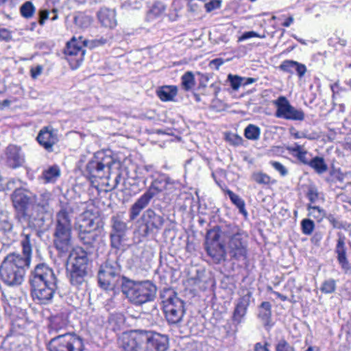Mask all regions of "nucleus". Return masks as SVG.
Here are the masks:
<instances>
[{
  "label": "nucleus",
  "mask_w": 351,
  "mask_h": 351,
  "mask_svg": "<svg viewBox=\"0 0 351 351\" xmlns=\"http://www.w3.org/2000/svg\"><path fill=\"white\" fill-rule=\"evenodd\" d=\"M114 165L119 168L120 163L111 155L104 152H99L88 162L86 171L90 178H102L106 173H110Z\"/></svg>",
  "instance_id": "obj_7"
},
{
  "label": "nucleus",
  "mask_w": 351,
  "mask_h": 351,
  "mask_svg": "<svg viewBox=\"0 0 351 351\" xmlns=\"http://www.w3.org/2000/svg\"><path fill=\"white\" fill-rule=\"evenodd\" d=\"M255 82H256V79H254V78H252V77H247L246 78V77H245V80L243 82L242 85L246 86V85L252 84V83H254Z\"/></svg>",
  "instance_id": "obj_63"
},
{
  "label": "nucleus",
  "mask_w": 351,
  "mask_h": 351,
  "mask_svg": "<svg viewBox=\"0 0 351 351\" xmlns=\"http://www.w3.org/2000/svg\"><path fill=\"white\" fill-rule=\"evenodd\" d=\"M272 167L278 171L282 176H285L288 173L287 168L280 162L277 161H270Z\"/></svg>",
  "instance_id": "obj_47"
},
{
  "label": "nucleus",
  "mask_w": 351,
  "mask_h": 351,
  "mask_svg": "<svg viewBox=\"0 0 351 351\" xmlns=\"http://www.w3.org/2000/svg\"><path fill=\"white\" fill-rule=\"evenodd\" d=\"M57 282L53 271L45 263L37 265L29 277L30 285L51 283Z\"/></svg>",
  "instance_id": "obj_19"
},
{
  "label": "nucleus",
  "mask_w": 351,
  "mask_h": 351,
  "mask_svg": "<svg viewBox=\"0 0 351 351\" xmlns=\"http://www.w3.org/2000/svg\"><path fill=\"white\" fill-rule=\"evenodd\" d=\"M21 245L23 252L22 258H27V260L30 263L32 254L31 234L26 232V229H24L21 234Z\"/></svg>",
  "instance_id": "obj_28"
},
{
  "label": "nucleus",
  "mask_w": 351,
  "mask_h": 351,
  "mask_svg": "<svg viewBox=\"0 0 351 351\" xmlns=\"http://www.w3.org/2000/svg\"><path fill=\"white\" fill-rule=\"evenodd\" d=\"M228 80L230 83L232 88L234 90H237L239 88V87L242 85L243 82L245 80V77L229 74L228 76Z\"/></svg>",
  "instance_id": "obj_41"
},
{
  "label": "nucleus",
  "mask_w": 351,
  "mask_h": 351,
  "mask_svg": "<svg viewBox=\"0 0 351 351\" xmlns=\"http://www.w3.org/2000/svg\"><path fill=\"white\" fill-rule=\"evenodd\" d=\"M92 18L86 15H79L75 18V23L82 28L88 27L92 23Z\"/></svg>",
  "instance_id": "obj_42"
},
{
  "label": "nucleus",
  "mask_w": 351,
  "mask_h": 351,
  "mask_svg": "<svg viewBox=\"0 0 351 351\" xmlns=\"http://www.w3.org/2000/svg\"><path fill=\"white\" fill-rule=\"evenodd\" d=\"M88 265V255L84 250L76 247L71 250L67 261L66 272L73 286L79 287L84 282Z\"/></svg>",
  "instance_id": "obj_4"
},
{
  "label": "nucleus",
  "mask_w": 351,
  "mask_h": 351,
  "mask_svg": "<svg viewBox=\"0 0 351 351\" xmlns=\"http://www.w3.org/2000/svg\"><path fill=\"white\" fill-rule=\"evenodd\" d=\"M53 245L60 253L67 252L72 246V229L54 228Z\"/></svg>",
  "instance_id": "obj_21"
},
{
  "label": "nucleus",
  "mask_w": 351,
  "mask_h": 351,
  "mask_svg": "<svg viewBox=\"0 0 351 351\" xmlns=\"http://www.w3.org/2000/svg\"><path fill=\"white\" fill-rule=\"evenodd\" d=\"M260 128L252 124H250L245 129V136L250 140H258L260 137Z\"/></svg>",
  "instance_id": "obj_37"
},
{
  "label": "nucleus",
  "mask_w": 351,
  "mask_h": 351,
  "mask_svg": "<svg viewBox=\"0 0 351 351\" xmlns=\"http://www.w3.org/2000/svg\"><path fill=\"white\" fill-rule=\"evenodd\" d=\"M226 139L234 145H240L242 142L241 137L234 134H229L226 136Z\"/></svg>",
  "instance_id": "obj_52"
},
{
  "label": "nucleus",
  "mask_w": 351,
  "mask_h": 351,
  "mask_svg": "<svg viewBox=\"0 0 351 351\" xmlns=\"http://www.w3.org/2000/svg\"><path fill=\"white\" fill-rule=\"evenodd\" d=\"M224 63V60L221 58H216L211 60L209 63V66L216 70H218L220 66Z\"/></svg>",
  "instance_id": "obj_57"
},
{
  "label": "nucleus",
  "mask_w": 351,
  "mask_h": 351,
  "mask_svg": "<svg viewBox=\"0 0 351 351\" xmlns=\"http://www.w3.org/2000/svg\"><path fill=\"white\" fill-rule=\"evenodd\" d=\"M144 351H166L169 347V338L165 335L143 330Z\"/></svg>",
  "instance_id": "obj_16"
},
{
  "label": "nucleus",
  "mask_w": 351,
  "mask_h": 351,
  "mask_svg": "<svg viewBox=\"0 0 351 351\" xmlns=\"http://www.w3.org/2000/svg\"><path fill=\"white\" fill-rule=\"evenodd\" d=\"M83 339L73 333H65L52 338L48 343L49 351H83Z\"/></svg>",
  "instance_id": "obj_11"
},
{
  "label": "nucleus",
  "mask_w": 351,
  "mask_h": 351,
  "mask_svg": "<svg viewBox=\"0 0 351 351\" xmlns=\"http://www.w3.org/2000/svg\"><path fill=\"white\" fill-rule=\"evenodd\" d=\"M60 176L58 166L53 165L43 171L42 178L45 183L54 182Z\"/></svg>",
  "instance_id": "obj_31"
},
{
  "label": "nucleus",
  "mask_w": 351,
  "mask_h": 351,
  "mask_svg": "<svg viewBox=\"0 0 351 351\" xmlns=\"http://www.w3.org/2000/svg\"><path fill=\"white\" fill-rule=\"evenodd\" d=\"M11 38L12 35L9 30L5 28L0 29V40L8 41L11 40Z\"/></svg>",
  "instance_id": "obj_55"
},
{
  "label": "nucleus",
  "mask_w": 351,
  "mask_h": 351,
  "mask_svg": "<svg viewBox=\"0 0 351 351\" xmlns=\"http://www.w3.org/2000/svg\"><path fill=\"white\" fill-rule=\"evenodd\" d=\"M110 244L112 247L119 249L128 231L127 223L123 221V216L119 214L110 218Z\"/></svg>",
  "instance_id": "obj_15"
},
{
  "label": "nucleus",
  "mask_w": 351,
  "mask_h": 351,
  "mask_svg": "<svg viewBox=\"0 0 351 351\" xmlns=\"http://www.w3.org/2000/svg\"><path fill=\"white\" fill-rule=\"evenodd\" d=\"M97 18L104 27L112 29L117 26L116 14L113 10L101 8L97 13Z\"/></svg>",
  "instance_id": "obj_27"
},
{
  "label": "nucleus",
  "mask_w": 351,
  "mask_h": 351,
  "mask_svg": "<svg viewBox=\"0 0 351 351\" xmlns=\"http://www.w3.org/2000/svg\"><path fill=\"white\" fill-rule=\"evenodd\" d=\"M11 198L19 222L26 223L28 227L33 229L40 228L43 226V217L39 215L34 216V213L30 215L28 210L30 205L34 209L37 204V196L34 193L24 189H16Z\"/></svg>",
  "instance_id": "obj_1"
},
{
  "label": "nucleus",
  "mask_w": 351,
  "mask_h": 351,
  "mask_svg": "<svg viewBox=\"0 0 351 351\" xmlns=\"http://www.w3.org/2000/svg\"><path fill=\"white\" fill-rule=\"evenodd\" d=\"M162 300L165 317L169 324L179 323L184 315V302L171 290L165 292Z\"/></svg>",
  "instance_id": "obj_10"
},
{
  "label": "nucleus",
  "mask_w": 351,
  "mask_h": 351,
  "mask_svg": "<svg viewBox=\"0 0 351 351\" xmlns=\"http://www.w3.org/2000/svg\"><path fill=\"white\" fill-rule=\"evenodd\" d=\"M221 231L213 228L207 232L205 241V248L208 255L215 263H219L226 258V246L220 242Z\"/></svg>",
  "instance_id": "obj_12"
},
{
  "label": "nucleus",
  "mask_w": 351,
  "mask_h": 351,
  "mask_svg": "<svg viewBox=\"0 0 351 351\" xmlns=\"http://www.w3.org/2000/svg\"><path fill=\"white\" fill-rule=\"evenodd\" d=\"M252 178L258 184H267L270 182V177L261 172L254 173Z\"/></svg>",
  "instance_id": "obj_45"
},
{
  "label": "nucleus",
  "mask_w": 351,
  "mask_h": 351,
  "mask_svg": "<svg viewBox=\"0 0 351 351\" xmlns=\"http://www.w3.org/2000/svg\"><path fill=\"white\" fill-rule=\"evenodd\" d=\"M346 237L342 234H339L335 247V253L337 254V258L339 265L345 271L351 269V266L346 256Z\"/></svg>",
  "instance_id": "obj_26"
},
{
  "label": "nucleus",
  "mask_w": 351,
  "mask_h": 351,
  "mask_svg": "<svg viewBox=\"0 0 351 351\" xmlns=\"http://www.w3.org/2000/svg\"><path fill=\"white\" fill-rule=\"evenodd\" d=\"M308 216L312 217L317 221H321L326 216V212L319 206L308 205L307 207Z\"/></svg>",
  "instance_id": "obj_35"
},
{
  "label": "nucleus",
  "mask_w": 351,
  "mask_h": 351,
  "mask_svg": "<svg viewBox=\"0 0 351 351\" xmlns=\"http://www.w3.org/2000/svg\"><path fill=\"white\" fill-rule=\"evenodd\" d=\"M68 324L67 320L61 316L54 317L51 322V329L56 332H59L62 329L66 327Z\"/></svg>",
  "instance_id": "obj_36"
},
{
  "label": "nucleus",
  "mask_w": 351,
  "mask_h": 351,
  "mask_svg": "<svg viewBox=\"0 0 351 351\" xmlns=\"http://www.w3.org/2000/svg\"><path fill=\"white\" fill-rule=\"evenodd\" d=\"M307 154L308 152L304 148L293 156L297 158L302 163L308 165L311 159L307 158Z\"/></svg>",
  "instance_id": "obj_49"
},
{
  "label": "nucleus",
  "mask_w": 351,
  "mask_h": 351,
  "mask_svg": "<svg viewBox=\"0 0 351 351\" xmlns=\"http://www.w3.org/2000/svg\"><path fill=\"white\" fill-rule=\"evenodd\" d=\"M221 5V0H210L209 2L205 4V9L207 12H210L215 9L219 8Z\"/></svg>",
  "instance_id": "obj_48"
},
{
  "label": "nucleus",
  "mask_w": 351,
  "mask_h": 351,
  "mask_svg": "<svg viewBox=\"0 0 351 351\" xmlns=\"http://www.w3.org/2000/svg\"><path fill=\"white\" fill-rule=\"evenodd\" d=\"M336 289V281L332 278L326 280L323 282L320 290L325 294L333 293Z\"/></svg>",
  "instance_id": "obj_39"
},
{
  "label": "nucleus",
  "mask_w": 351,
  "mask_h": 351,
  "mask_svg": "<svg viewBox=\"0 0 351 351\" xmlns=\"http://www.w3.org/2000/svg\"><path fill=\"white\" fill-rule=\"evenodd\" d=\"M32 294L34 300L40 304H46L51 301L57 289V283H43L31 285Z\"/></svg>",
  "instance_id": "obj_20"
},
{
  "label": "nucleus",
  "mask_w": 351,
  "mask_h": 351,
  "mask_svg": "<svg viewBox=\"0 0 351 351\" xmlns=\"http://www.w3.org/2000/svg\"><path fill=\"white\" fill-rule=\"evenodd\" d=\"M121 281L122 292L133 304L139 306L154 300L157 289L150 281H134L126 278Z\"/></svg>",
  "instance_id": "obj_3"
},
{
  "label": "nucleus",
  "mask_w": 351,
  "mask_h": 351,
  "mask_svg": "<svg viewBox=\"0 0 351 351\" xmlns=\"http://www.w3.org/2000/svg\"><path fill=\"white\" fill-rule=\"evenodd\" d=\"M165 222L164 217L153 209H147L138 220L134 230V235L139 237V241L149 234H157L162 228Z\"/></svg>",
  "instance_id": "obj_6"
},
{
  "label": "nucleus",
  "mask_w": 351,
  "mask_h": 351,
  "mask_svg": "<svg viewBox=\"0 0 351 351\" xmlns=\"http://www.w3.org/2000/svg\"><path fill=\"white\" fill-rule=\"evenodd\" d=\"M252 293L248 291L237 300L232 315V320L234 323L239 324L243 321L250 303Z\"/></svg>",
  "instance_id": "obj_24"
},
{
  "label": "nucleus",
  "mask_w": 351,
  "mask_h": 351,
  "mask_svg": "<svg viewBox=\"0 0 351 351\" xmlns=\"http://www.w3.org/2000/svg\"><path fill=\"white\" fill-rule=\"evenodd\" d=\"M226 253L231 258L243 261L247 255V237L241 230H237L226 236Z\"/></svg>",
  "instance_id": "obj_9"
},
{
  "label": "nucleus",
  "mask_w": 351,
  "mask_h": 351,
  "mask_svg": "<svg viewBox=\"0 0 351 351\" xmlns=\"http://www.w3.org/2000/svg\"><path fill=\"white\" fill-rule=\"evenodd\" d=\"M36 139L48 152L52 151L53 146L58 141L56 131L51 127H45L40 130Z\"/></svg>",
  "instance_id": "obj_23"
},
{
  "label": "nucleus",
  "mask_w": 351,
  "mask_h": 351,
  "mask_svg": "<svg viewBox=\"0 0 351 351\" xmlns=\"http://www.w3.org/2000/svg\"><path fill=\"white\" fill-rule=\"evenodd\" d=\"M292 136L294 137V138L295 139H298V138H306L308 139H313V137H311V136H308L307 135H306L303 132H295L294 133H292Z\"/></svg>",
  "instance_id": "obj_61"
},
{
  "label": "nucleus",
  "mask_w": 351,
  "mask_h": 351,
  "mask_svg": "<svg viewBox=\"0 0 351 351\" xmlns=\"http://www.w3.org/2000/svg\"><path fill=\"white\" fill-rule=\"evenodd\" d=\"M307 197L311 203H315L319 199V193L316 189L310 188L308 189Z\"/></svg>",
  "instance_id": "obj_51"
},
{
  "label": "nucleus",
  "mask_w": 351,
  "mask_h": 351,
  "mask_svg": "<svg viewBox=\"0 0 351 351\" xmlns=\"http://www.w3.org/2000/svg\"><path fill=\"white\" fill-rule=\"evenodd\" d=\"M315 228L314 222L309 219H304L301 221V230L304 234L311 235Z\"/></svg>",
  "instance_id": "obj_40"
},
{
  "label": "nucleus",
  "mask_w": 351,
  "mask_h": 351,
  "mask_svg": "<svg viewBox=\"0 0 351 351\" xmlns=\"http://www.w3.org/2000/svg\"><path fill=\"white\" fill-rule=\"evenodd\" d=\"M0 228L3 229L4 230H10L12 228V224L7 220L6 216H5V219L0 221Z\"/></svg>",
  "instance_id": "obj_59"
},
{
  "label": "nucleus",
  "mask_w": 351,
  "mask_h": 351,
  "mask_svg": "<svg viewBox=\"0 0 351 351\" xmlns=\"http://www.w3.org/2000/svg\"><path fill=\"white\" fill-rule=\"evenodd\" d=\"M227 194L228 195L231 202L239 208V212L244 216L247 215V213L245 208L244 201L237 194L234 193L232 191L228 190Z\"/></svg>",
  "instance_id": "obj_33"
},
{
  "label": "nucleus",
  "mask_w": 351,
  "mask_h": 351,
  "mask_svg": "<svg viewBox=\"0 0 351 351\" xmlns=\"http://www.w3.org/2000/svg\"><path fill=\"white\" fill-rule=\"evenodd\" d=\"M73 214L72 208H62L56 215L54 228L72 229Z\"/></svg>",
  "instance_id": "obj_25"
},
{
  "label": "nucleus",
  "mask_w": 351,
  "mask_h": 351,
  "mask_svg": "<svg viewBox=\"0 0 351 351\" xmlns=\"http://www.w3.org/2000/svg\"><path fill=\"white\" fill-rule=\"evenodd\" d=\"M258 318L265 326H270L271 319V305L269 302H263L258 307Z\"/></svg>",
  "instance_id": "obj_29"
},
{
  "label": "nucleus",
  "mask_w": 351,
  "mask_h": 351,
  "mask_svg": "<svg viewBox=\"0 0 351 351\" xmlns=\"http://www.w3.org/2000/svg\"><path fill=\"white\" fill-rule=\"evenodd\" d=\"M107 43V40L104 38H100L98 39H94L91 40H84L83 43L85 46L89 48H94L98 46L103 45Z\"/></svg>",
  "instance_id": "obj_44"
},
{
  "label": "nucleus",
  "mask_w": 351,
  "mask_h": 351,
  "mask_svg": "<svg viewBox=\"0 0 351 351\" xmlns=\"http://www.w3.org/2000/svg\"><path fill=\"white\" fill-rule=\"evenodd\" d=\"M121 280L119 269L117 264L112 265L106 263L102 265L98 273L99 286L105 290H113Z\"/></svg>",
  "instance_id": "obj_13"
},
{
  "label": "nucleus",
  "mask_w": 351,
  "mask_h": 351,
  "mask_svg": "<svg viewBox=\"0 0 351 351\" xmlns=\"http://www.w3.org/2000/svg\"><path fill=\"white\" fill-rule=\"evenodd\" d=\"M119 344L123 351H144L143 330L123 333Z\"/></svg>",
  "instance_id": "obj_18"
},
{
  "label": "nucleus",
  "mask_w": 351,
  "mask_h": 351,
  "mask_svg": "<svg viewBox=\"0 0 351 351\" xmlns=\"http://www.w3.org/2000/svg\"><path fill=\"white\" fill-rule=\"evenodd\" d=\"M39 24L44 25L45 21L49 18V12L47 10H42L39 12Z\"/></svg>",
  "instance_id": "obj_58"
},
{
  "label": "nucleus",
  "mask_w": 351,
  "mask_h": 351,
  "mask_svg": "<svg viewBox=\"0 0 351 351\" xmlns=\"http://www.w3.org/2000/svg\"><path fill=\"white\" fill-rule=\"evenodd\" d=\"M273 104L276 107V117L294 121H303L304 119V112L292 106L285 97H279L273 101Z\"/></svg>",
  "instance_id": "obj_14"
},
{
  "label": "nucleus",
  "mask_w": 351,
  "mask_h": 351,
  "mask_svg": "<svg viewBox=\"0 0 351 351\" xmlns=\"http://www.w3.org/2000/svg\"><path fill=\"white\" fill-rule=\"evenodd\" d=\"M295 70L296 71L298 76L300 77H302L304 75V74L306 72V67L304 64H301L298 62H295Z\"/></svg>",
  "instance_id": "obj_54"
},
{
  "label": "nucleus",
  "mask_w": 351,
  "mask_h": 351,
  "mask_svg": "<svg viewBox=\"0 0 351 351\" xmlns=\"http://www.w3.org/2000/svg\"><path fill=\"white\" fill-rule=\"evenodd\" d=\"M295 62L294 60H284L279 66V69L286 73H293V70L295 68Z\"/></svg>",
  "instance_id": "obj_43"
},
{
  "label": "nucleus",
  "mask_w": 351,
  "mask_h": 351,
  "mask_svg": "<svg viewBox=\"0 0 351 351\" xmlns=\"http://www.w3.org/2000/svg\"><path fill=\"white\" fill-rule=\"evenodd\" d=\"M276 351H294V348L285 340H280L276 346Z\"/></svg>",
  "instance_id": "obj_46"
},
{
  "label": "nucleus",
  "mask_w": 351,
  "mask_h": 351,
  "mask_svg": "<svg viewBox=\"0 0 351 351\" xmlns=\"http://www.w3.org/2000/svg\"><path fill=\"white\" fill-rule=\"evenodd\" d=\"M308 165L319 174L326 172L328 169V166L324 159L319 156L311 159Z\"/></svg>",
  "instance_id": "obj_32"
},
{
  "label": "nucleus",
  "mask_w": 351,
  "mask_h": 351,
  "mask_svg": "<svg viewBox=\"0 0 351 351\" xmlns=\"http://www.w3.org/2000/svg\"><path fill=\"white\" fill-rule=\"evenodd\" d=\"M175 182L169 177H161L155 179L149 186L147 191L143 194L131 206L130 210V219L134 220L149 203L150 200L158 193L171 189Z\"/></svg>",
  "instance_id": "obj_5"
},
{
  "label": "nucleus",
  "mask_w": 351,
  "mask_h": 351,
  "mask_svg": "<svg viewBox=\"0 0 351 351\" xmlns=\"http://www.w3.org/2000/svg\"><path fill=\"white\" fill-rule=\"evenodd\" d=\"M178 88L175 86H164L157 91V95L163 101L173 100L177 95Z\"/></svg>",
  "instance_id": "obj_30"
},
{
  "label": "nucleus",
  "mask_w": 351,
  "mask_h": 351,
  "mask_svg": "<svg viewBox=\"0 0 351 351\" xmlns=\"http://www.w3.org/2000/svg\"><path fill=\"white\" fill-rule=\"evenodd\" d=\"M302 149H304L303 146L298 145V143H294L292 145H289L286 147V149L293 156L295 155L297 153L300 152Z\"/></svg>",
  "instance_id": "obj_53"
},
{
  "label": "nucleus",
  "mask_w": 351,
  "mask_h": 351,
  "mask_svg": "<svg viewBox=\"0 0 351 351\" xmlns=\"http://www.w3.org/2000/svg\"><path fill=\"white\" fill-rule=\"evenodd\" d=\"M274 294L277 298H280L282 301H285V300H287V298L285 295H282V294H281V293H278V292H276V291H275V292H274Z\"/></svg>",
  "instance_id": "obj_64"
},
{
  "label": "nucleus",
  "mask_w": 351,
  "mask_h": 351,
  "mask_svg": "<svg viewBox=\"0 0 351 351\" xmlns=\"http://www.w3.org/2000/svg\"><path fill=\"white\" fill-rule=\"evenodd\" d=\"M43 71V66L41 65H37L35 67H32L30 70L31 76L33 79H36L39 76Z\"/></svg>",
  "instance_id": "obj_56"
},
{
  "label": "nucleus",
  "mask_w": 351,
  "mask_h": 351,
  "mask_svg": "<svg viewBox=\"0 0 351 351\" xmlns=\"http://www.w3.org/2000/svg\"><path fill=\"white\" fill-rule=\"evenodd\" d=\"M82 37L77 40L73 38L66 44V47L64 49V53L67 57L68 61L70 62L73 69L77 68L83 61L85 53L84 47H86Z\"/></svg>",
  "instance_id": "obj_17"
},
{
  "label": "nucleus",
  "mask_w": 351,
  "mask_h": 351,
  "mask_svg": "<svg viewBox=\"0 0 351 351\" xmlns=\"http://www.w3.org/2000/svg\"><path fill=\"white\" fill-rule=\"evenodd\" d=\"M254 351H269L267 348V343L262 344L261 343H257L254 346Z\"/></svg>",
  "instance_id": "obj_60"
},
{
  "label": "nucleus",
  "mask_w": 351,
  "mask_h": 351,
  "mask_svg": "<svg viewBox=\"0 0 351 351\" xmlns=\"http://www.w3.org/2000/svg\"><path fill=\"white\" fill-rule=\"evenodd\" d=\"M253 37H258V38H263L265 37V36L260 35L254 31H250V32H244L242 34V36L239 38L238 40H239V42H241V41H243L245 40H247V39H249V38H251Z\"/></svg>",
  "instance_id": "obj_50"
},
{
  "label": "nucleus",
  "mask_w": 351,
  "mask_h": 351,
  "mask_svg": "<svg viewBox=\"0 0 351 351\" xmlns=\"http://www.w3.org/2000/svg\"><path fill=\"white\" fill-rule=\"evenodd\" d=\"M293 22V18L292 16L288 17L283 23L282 26L284 27H289Z\"/></svg>",
  "instance_id": "obj_62"
},
{
  "label": "nucleus",
  "mask_w": 351,
  "mask_h": 351,
  "mask_svg": "<svg viewBox=\"0 0 351 351\" xmlns=\"http://www.w3.org/2000/svg\"><path fill=\"white\" fill-rule=\"evenodd\" d=\"M195 84V77L191 71L186 72L182 77V86L185 90L192 89Z\"/></svg>",
  "instance_id": "obj_34"
},
{
  "label": "nucleus",
  "mask_w": 351,
  "mask_h": 351,
  "mask_svg": "<svg viewBox=\"0 0 351 351\" xmlns=\"http://www.w3.org/2000/svg\"><path fill=\"white\" fill-rule=\"evenodd\" d=\"M20 12L25 19L32 18L35 12V7L31 1H26L21 5Z\"/></svg>",
  "instance_id": "obj_38"
},
{
  "label": "nucleus",
  "mask_w": 351,
  "mask_h": 351,
  "mask_svg": "<svg viewBox=\"0 0 351 351\" xmlns=\"http://www.w3.org/2000/svg\"><path fill=\"white\" fill-rule=\"evenodd\" d=\"M99 221L98 213L90 210H85L78 217L75 222V229L84 243H91L95 237L93 231L99 227Z\"/></svg>",
  "instance_id": "obj_8"
},
{
  "label": "nucleus",
  "mask_w": 351,
  "mask_h": 351,
  "mask_svg": "<svg viewBox=\"0 0 351 351\" xmlns=\"http://www.w3.org/2000/svg\"><path fill=\"white\" fill-rule=\"evenodd\" d=\"M27 259L18 253L8 254L0 265V280L10 287L21 285L30 265Z\"/></svg>",
  "instance_id": "obj_2"
},
{
  "label": "nucleus",
  "mask_w": 351,
  "mask_h": 351,
  "mask_svg": "<svg viewBox=\"0 0 351 351\" xmlns=\"http://www.w3.org/2000/svg\"><path fill=\"white\" fill-rule=\"evenodd\" d=\"M5 163L12 169L21 167L25 162V154L21 148L15 145H10L5 149Z\"/></svg>",
  "instance_id": "obj_22"
}]
</instances>
